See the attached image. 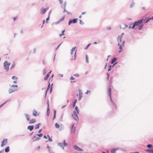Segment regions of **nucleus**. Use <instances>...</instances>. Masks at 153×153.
<instances>
[{
    "mask_svg": "<svg viewBox=\"0 0 153 153\" xmlns=\"http://www.w3.org/2000/svg\"><path fill=\"white\" fill-rule=\"evenodd\" d=\"M108 96L110 97V101L112 102V105L113 106V109L116 110L117 107L115 102H116L117 101L116 100H113L112 99L111 97V89L110 88H109L108 89Z\"/></svg>",
    "mask_w": 153,
    "mask_h": 153,
    "instance_id": "1",
    "label": "nucleus"
},
{
    "mask_svg": "<svg viewBox=\"0 0 153 153\" xmlns=\"http://www.w3.org/2000/svg\"><path fill=\"white\" fill-rule=\"evenodd\" d=\"M75 111H73V114H72V116L75 120L77 121L79 120L77 114H79V110L77 106H75Z\"/></svg>",
    "mask_w": 153,
    "mask_h": 153,
    "instance_id": "2",
    "label": "nucleus"
},
{
    "mask_svg": "<svg viewBox=\"0 0 153 153\" xmlns=\"http://www.w3.org/2000/svg\"><path fill=\"white\" fill-rule=\"evenodd\" d=\"M144 20V19H142L141 20H139L137 21H136L134 22L132 24L133 28H134L136 26H138L141 25L142 23Z\"/></svg>",
    "mask_w": 153,
    "mask_h": 153,
    "instance_id": "3",
    "label": "nucleus"
},
{
    "mask_svg": "<svg viewBox=\"0 0 153 153\" xmlns=\"http://www.w3.org/2000/svg\"><path fill=\"white\" fill-rule=\"evenodd\" d=\"M57 145L58 146L61 147L62 149H64L63 146H67L68 144L66 143L65 140H64L63 143H57Z\"/></svg>",
    "mask_w": 153,
    "mask_h": 153,
    "instance_id": "4",
    "label": "nucleus"
},
{
    "mask_svg": "<svg viewBox=\"0 0 153 153\" xmlns=\"http://www.w3.org/2000/svg\"><path fill=\"white\" fill-rule=\"evenodd\" d=\"M10 63L8 62L7 61H5L4 63V69L6 70L7 71L9 70V67L10 65Z\"/></svg>",
    "mask_w": 153,
    "mask_h": 153,
    "instance_id": "5",
    "label": "nucleus"
},
{
    "mask_svg": "<svg viewBox=\"0 0 153 153\" xmlns=\"http://www.w3.org/2000/svg\"><path fill=\"white\" fill-rule=\"evenodd\" d=\"M47 115L49 116L50 113V110L49 108V102L48 99L47 100Z\"/></svg>",
    "mask_w": 153,
    "mask_h": 153,
    "instance_id": "6",
    "label": "nucleus"
},
{
    "mask_svg": "<svg viewBox=\"0 0 153 153\" xmlns=\"http://www.w3.org/2000/svg\"><path fill=\"white\" fill-rule=\"evenodd\" d=\"M77 20L78 19L77 18H75L72 19H70L68 22V25H70L72 23L73 24L76 23L77 22Z\"/></svg>",
    "mask_w": 153,
    "mask_h": 153,
    "instance_id": "7",
    "label": "nucleus"
},
{
    "mask_svg": "<svg viewBox=\"0 0 153 153\" xmlns=\"http://www.w3.org/2000/svg\"><path fill=\"white\" fill-rule=\"evenodd\" d=\"M7 139H4L1 142V146L2 147L4 146L5 144L7 142Z\"/></svg>",
    "mask_w": 153,
    "mask_h": 153,
    "instance_id": "8",
    "label": "nucleus"
},
{
    "mask_svg": "<svg viewBox=\"0 0 153 153\" xmlns=\"http://www.w3.org/2000/svg\"><path fill=\"white\" fill-rule=\"evenodd\" d=\"M73 148L76 150L79 151H82L83 150L79 148V146L76 145H74L73 146Z\"/></svg>",
    "mask_w": 153,
    "mask_h": 153,
    "instance_id": "9",
    "label": "nucleus"
},
{
    "mask_svg": "<svg viewBox=\"0 0 153 153\" xmlns=\"http://www.w3.org/2000/svg\"><path fill=\"white\" fill-rule=\"evenodd\" d=\"M79 100H80L82 97V93L81 91V90L80 89H79Z\"/></svg>",
    "mask_w": 153,
    "mask_h": 153,
    "instance_id": "10",
    "label": "nucleus"
},
{
    "mask_svg": "<svg viewBox=\"0 0 153 153\" xmlns=\"http://www.w3.org/2000/svg\"><path fill=\"white\" fill-rule=\"evenodd\" d=\"M65 16H63L61 18H60L59 19V20L57 22H55L56 24H58L59 23H60L62 21H63L65 19Z\"/></svg>",
    "mask_w": 153,
    "mask_h": 153,
    "instance_id": "11",
    "label": "nucleus"
},
{
    "mask_svg": "<svg viewBox=\"0 0 153 153\" xmlns=\"http://www.w3.org/2000/svg\"><path fill=\"white\" fill-rule=\"evenodd\" d=\"M17 89H14L13 88H10L8 90V92L9 94H11L16 91H17Z\"/></svg>",
    "mask_w": 153,
    "mask_h": 153,
    "instance_id": "12",
    "label": "nucleus"
},
{
    "mask_svg": "<svg viewBox=\"0 0 153 153\" xmlns=\"http://www.w3.org/2000/svg\"><path fill=\"white\" fill-rule=\"evenodd\" d=\"M34 127V126H33V125L29 126H28V127H27V129L28 130H29L30 131H31L33 129Z\"/></svg>",
    "mask_w": 153,
    "mask_h": 153,
    "instance_id": "13",
    "label": "nucleus"
},
{
    "mask_svg": "<svg viewBox=\"0 0 153 153\" xmlns=\"http://www.w3.org/2000/svg\"><path fill=\"white\" fill-rule=\"evenodd\" d=\"M48 88L46 91V92H45V99L46 98V95H47V91L48 89L50 88H51V86H50V83L49 82L48 83Z\"/></svg>",
    "mask_w": 153,
    "mask_h": 153,
    "instance_id": "14",
    "label": "nucleus"
},
{
    "mask_svg": "<svg viewBox=\"0 0 153 153\" xmlns=\"http://www.w3.org/2000/svg\"><path fill=\"white\" fill-rule=\"evenodd\" d=\"M24 115L25 117L26 118L27 121H28L30 120V116L29 114H24Z\"/></svg>",
    "mask_w": 153,
    "mask_h": 153,
    "instance_id": "15",
    "label": "nucleus"
},
{
    "mask_svg": "<svg viewBox=\"0 0 153 153\" xmlns=\"http://www.w3.org/2000/svg\"><path fill=\"white\" fill-rule=\"evenodd\" d=\"M38 112L35 110H33V115L34 116H36L37 115H39V114H37Z\"/></svg>",
    "mask_w": 153,
    "mask_h": 153,
    "instance_id": "16",
    "label": "nucleus"
},
{
    "mask_svg": "<svg viewBox=\"0 0 153 153\" xmlns=\"http://www.w3.org/2000/svg\"><path fill=\"white\" fill-rule=\"evenodd\" d=\"M41 12H42V14H44L46 12L47 10L46 9H45V8H43V9L42 8L41 9Z\"/></svg>",
    "mask_w": 153,
    "mask_h": 153,
    "instance_id": "17",
    "label": "nucleus"
},
{
    "mask_svg": "<svg viewBox=\"0 0 153 153\" xmlns=\"http://www.w3.org/2000/svg\"><path fill=\"white\" fill-rule=\"evenodd\" d=\"M151 20L150 18H148L147 19L146 18L145 20L143 21V23L144 24H146L149 21Z\"/></svg>",
    "mask_w": 153,
    "mask_h": 153,
    "instance_id": "18",
    "label": "nucleus"
},
{
    "mask_svg": "<svg viewBox=\"0 0 153 153\" xmlns=\"http://www.w3.org/2000/svg\"><path fill=\"white\" fill-rule=\"evenodd\" d=\"M36 122V119H31L29 121V123L30 124H31L35 123Z\"/></svg>",
    "mask_w": 153,
    "mask_h": 153,
    "instance_id": "19",
    "label": "nucleus"
},
{
    "mask_svg": "<svg viewBox=\"0 0 153 153\" xmlns=\"http://www.w3.org/2000/svg\"><path fill=\"white\" fill-rule=\"evenodd\" d=\"M146 152L149 153H153V149H147L145 150Z\"/></svg>",
    "mask_w": 153,
    "mask_h": 153,
    "instance_id": "20",
    "label": "nucleus"
},
{
    "mask_svg": "<svg viewBox=\"0 0 153 153\" xmlns=\"http://www.w3.org/2000/svg\"><path fill=\"white\" fill-rule=\"evenodd\" d=\"M117 57L114 58L111 60V64H113L116 61L117 59Z\"/></svg>",
    "mask_w": 153,
    "mask_h": 153,
    "instance_id": "21",
    "label": "nucleus"
},
{
    "mask_svg": "<svg viewBox=\"0 0 153 153\" xmlns=\"http://www.w3.org/2000/svg\"><path fill=\"white\" fill-rule=\"evenodd\" d=\"M10 150V147L9 146H7L4 149L5 152H9Z\"/></svg>",
    "mask_w": 153,
    "mask_h": 153,
    "instance_id": "22",
    "label": "nucleus"
},
{
    "mask_svg": "<svg viewBox=\"0 0 153 153\" xmlns=\"http://www.w3.org/2000/svg\"><path fill=\"white\" fill-rule=\"evenodd\" d=\"M144 26V25L143 24H141L138 26V29L139 30H140L142 29L143 27Z\"/></svg>",
    "mask_w": 153,
    "mask_h": 153,
    "instance_id": "23",
    "label": "nucleus"
},
{
    "mask_svg": "<svg viewBox=\"0 0 153 153\" xmlns=\"http://www.w3.org/2000/svg\"><path fill=\"white\" fill-rule=\"evenodd\" d=\"M41 123H39L38 124L36 125L35 126V129H36L39 128V126L41 125Z\"/></svg>",
    "mask_w": 153,
    "mask_h": 153,
    "instance_id": "24",
    "label": "nucleus"
},
{
    "mask_svg": "<svg viewBox=\"0 0 153 153\" xmlns=\"http://www.w3.org/2000/svg\"><path fill=\"white\" fill-rule=\"evenodd\" d=\"M54 114L53 117V120L56 118V111L55 110H53Z\"/></svg>",
    "mask_w": 153,
    "mask_h": 153,
    "instance_id": "25",
    "label": "nucleus"
},
{
    "mask_svg": "<svg viewBox=\"0 0 153 153\" xmlns=\"http://www.w3.org/2000/svg\"><path fill=\"white\" fill-rule=\"evenodd\" d=\"M111 153H116V151L115 148L112 149L111 150Z\"/></svg>",
    "mask_w": 153,
    "mask_h": 153,
    "instance_id": "26",
    "label": "nucleus"
},
{
    "mask_svg": "<svg viewBox=\"0 0 153 153\" xmlns=\"http://www.w3.org/2000/svg\"><path fill=\"white\" fill-rule=\"evenodd\" d=\"M77 100L76 99H75L74 100V102L73 103V106H73V108H74V107H75V105H76V102H77Z\"/></svg>",
    "mask_w": 153,
    "mask_h": 153,
    "instance_id": "27",
    "label": "nucleus"
},
{
    "mask_svg": "<svg viewBox=\"0 0 153 153\" xmlns=\"http://www.w3.org/2000/svg\"><path fill=\"white\" fill-rule=\"evenodd\" d=\"M85 59H86V61L87 63H88V58L87 55L86 54L85 55Z\"/></svg>",
    "mask_w": 153,
    "mask_h": 153,
    "instance_id": "28",
    "label": "nucleus"
},
{
    "mask_svg": "<svg viewBox=\"0 0 153 153\" xmlns=\"http://www.w3.org/2000/svg\"><path fill=\"white\" fill-rule=\"evenodd\" d=\"M49 75H48V74H47V75L44 77V79L45 80H46L49 78Z\"/></svg>",
    "mask_w": 153,
    "mask_h": 153,
    "instance_id": "29",
    "label": "nucleus"
},
{
    "mask_svg": "<svg viewBox=\"0 0 153 153\" xmlns=\"http://www.w3.org/2000/svg\"><path fill=\"white\" fill-rule=\"evenodd\" d=\"M66 5V2H64L63 5L61 7L62 8H65Z\"/></svg>",
    "mask_w": 153,
    "mask_h": 153,
    "instance_id": "30",
    "label": "nucleus"
},
{
    "mask_svg": "<svg viewBox=\"0 0 153 153\" xmlns=\"http://www.w3.org/2000/svg\"><path fill=\"white\" fill-rule=\"evenodd\" d=\"M65 30H62V33H61V34H60L59 35V36L60 37H61V36H62L63 35H64V32H65Z\"/></svg>",
    "mask_w": 153,
    "mask_h": 153,
    "instance_id": "31",
    "label": "nucleus"
},
{
    "mask_svg": "<svg viewBox=\"0 0 153 153\" xmlns=\"http://www.w3.org/2000/svg\"><path fill=\"white\" fill-rule=\"evenodd\" d=\"M147 147L149 149H151L153 147V146L151 144H148L147 145Z\"/></svg>",
    "mask_w": 153,
    "mask_h": 153,
    "instance_id": "32",
    "label": "nucleus"
},
{
    "mask_svg": "<svg viewBox=\"0 0 153 153\" xmlns=\"http://www.w3.org/2000/svg\"><path fill=\"white\" fill-rule=\"evenodd\" d=\"M122 46H123L121 45H120V46L119 48L120 50L119 51V52H120L122 51Z\"/></svg>",
    "mask_w": 153,
    "mask_h": 153,
    "instance_id": "33",
    "label": "nucleus"
},
{
    "mask_svg": "<svg viewBox=\"0 0 153 153\" xmlns=\"http://www.w3.org/2000/svg\"><path fill=\"white\" fill-rule=\"evenodd\" d=\"M55 126L56 128H59V125L57 123H56L55 124Z\"/></svg>",
    "mask_w": 153,
    "mask_h": 153,
    "instance_id": "34",
    "label": "nucleus"
},
{
    "mask_svg": "<svg viewBox=\"0 0 153 153\" xmlns=\"http://www.w3.org/2000/svg\"><path fill=\"white\" fill-rule=\"evenodd\" d=\"M43 134L42 133H40L39 134H36V135L38 136L39 137H41L42 136Z\"/></svg>",
    "mask_w": 153,
    "mask_h": 153,
    "instance_id": "35",
    "label": "nucleus"
},
{
    "mask_svg": "<svg viewBox=\"0 0 153 153\" xmlns=\"http://www.w3.org/2000/svg\"><path fill=\"white\" fill-rule=\"evenodd\" d=\"M53 85V83H52L51 85V88L50 90V93H51L52 91V85Z\"/></svg>",
    "mask_w": 153,
    "mask_h": 153,
    "instance_id": "36",
    "label": "nucleus"
},
{
    "mask_svg": "<svg viewBox=\"0 0 153 153\" xmlns=\"http://www.w3.org/2000/svg\"><path fill=\"white\" fill-rule=\"evenodd\" d=\"M134 5V2H133L132 3L130 4V8H132L133 7Z\"/></svg>",
    "mask_w": 153,
    "mask_h": 153,
    "instance_id": "37",
    "label": "nucleus"
},
{
    "mask_svg": "<svg viewBox=\"0 0 153 153\" xmlns=\"http://www.w3.org/2000/svg\"><path fill=\"white\" fill-rule=\"evenodd\" d=\"M15 66V64H14V62H13V64L10 67V69H13Z\"/></svg>",
    "mask_w": 153,
    "mask_h": 153,
    "instance_id": "38",
    "label": "nucleus"
},
{
    "mask_svg": "<svg viewBox=\"0 0 153 153\" xmlns=\"http://www.w3.org/2000/svg\"><path fill=\"white\" fill-rule=\"evenodd\" d=\"M121 38L120 37H118L117 38V41L118 42H121Z\"/></svg>",
    "mask_w": 153,
    "mask_h": 153,
    "instance_id": "39",
    "label": "nucleus"
},
{
    "mask_svg": "<svg viewBox=\"0 0 153 153\" xmlns=\"http://www.w3.org/2000/svg\"><path fill=\"white\" fill-rule=\"evenodd\" d=\"M36 136L34 135L33 137L31 138V139L33 140V142H34L35 140H34L36 139Z\"/></svg>",
    "mask_w": 153,
    "mask_h": 153,
    "instance_id": "40",
    "label": "nucleus"
},
{
    "mask_svg": "<svg viewBox=\"0 0 153 153\" xmlns=\"http://www.w3.org/2000/svg\"><path fill=\"white\" fill-rule=\"evenodd\" d=\"M91 44H88L87 46L84 48V49L85 50H87L88 48V47L91 45Z\"/></svg>",
    "mask_w": 153,
    "mask_h": 153,
    "instance_id": "41",
    "label": "nucleus"
},
{
    "mask_svg": "<svg viewBox=\"0 0 153 153\" xmlns=\"http://www.w3.org/2000/svg\"><path fill=\"white\" fill-rule=\"evenodd\" d=\"M97 42H94V44H96L99 43L100 42V39H97Z\"/></svg>",
    "mask_w": 153,
    "mask_h": 153,
    "instance_id": "42",
    "label": "nucleus"
},
{
    "mask_svg": "<svg viewBox=\"0 0 153 153\" xmlns=\"http://www.w3.org/2000/svg\"><path fill=\"white\" fill-rule=\"evenodd\" d=\"M74 126V124H73L71 126V133H72V131H73V129Z\"/></svg>",
    "mask_w": 153,
    "mask_h": 153,
    "instance_id": "43",
    "label": "nucleus"
},
{
    "mask_svg": "<svg viewBox=\"0 0 153 153\" xmlns=\"http://www.w3.org/2000/svg\"><path fill=\"white\" fill-rule=\"evenodd\" d=\"M10 87L11 88L14 87L17 88L18 87V85H12Z\"/></svg>",
    "mask_w": 153,
    "mask_h": 153,
    "instance_id": "44",
    "label": "nucleus"
},
{
    "mask_svg": "<svg viewBox=\"0 0 153 153\" xmlns=\"http://www.w3.org/2000/svg\"><path fill=\"white\" fill-rule=\"evenodd\" d=\"M12 79H18V78L17 77H16L15 76H13L12 77Z\"/></svg>",
    "mask_w": 153,
    "mask_h": 153,
    "instance_id": "45",
    "label": "nucleus"
},
{
    "mask_svg": "<svg viewBox=\"0 0 153 153\" xmlns=\"http://www.w3.org/2000/svg\"><path fill=\"white\" fill-rule=\"evenodd\" d=\"M63 42H62L55 49V50L56 51L59 48V47L60 46V45Z\"/></svg>",
    "mask_w": 153,
    "mask_h": 153,
    "instance_id": "46",
    "label": "nucleus"
},
{
    "mask_svg": "<svg viewBox=\"0 0 153 153\" xmlns=\"http://www.w3.org/2000/svg\"><path fill=\"white\" fill-rule=\"evenodd\" d=\"M52 140H53L51 138H50V137H49L48 140L47 141H46V142H47L48 141H49L50 142H51L52 141Z\"/></svg>",
    "mask_w": 153,
    "mask_h": 153,
    "instance_id": "47",
    "label": "nucleus"
},
{
    "mask_svg": "<svg viewBox=\"0 0 153 153\" xmlns=\"http://www.w3.org/2000/svg\"><path fill=\"white\" fill-rule=\"evenodd\" d=\"M111 65H110L109 66V67H108V71H110L111 69Z\"/></svg>",
    "mask_w": 153,
    "mask_h": 153,
    "instance_id": "48",
    "label": "nucleus"
},
{
    "mask_svg": "<svg viewBox=\"0 0 153 153\" xmlns=\"http://www.w3.org/2000/svg\"><path fill=\"white\" fill-rule=\"evenodd\" d=\"M76 48V47L73 48L71 50V51L73 52L74 51Z\"/></svg>",
    "mask_w": 153,
    "mask_h": 153,
    "instance_id": "49",
    "label": "nucleus"
},
{
    "mask_svg": "<svg viewBox=\"0 0 153 153\" xmlns=\"http://www.w3.org/2000/svg\"><path fill=\"white\" fill-rule=\"evenodd\" d=\"M118 63L117 62H115L112 65H111V68H113Z\"/></svg>",
    "mask_w": 153,
    "mask_h": 153,
    "instance_id": "50",
    "label": "nucleus"
},
{
    "mask_svg": "<svg viewBox=\"0 0 153 153\" xmlns=\"http://www.w3.org/2000/svg\"><path fill=\"white\" fill-rule=\"evenodd\" d=\"M40 139V137H36V139L34 140H35V141H38V140H39Z\"/></svg>",
    "mask_w": 153,
    "mask_h": 153,
    "instance_id": "51",
    "label": "nucleus"
},
{
    "mask_svg": "<svg viewBox=\"0 0 153 153\" xmlns=\"http://www.w3.org/2000/svg\"><path fill=\"white\" fill-rule=\"evenodd\" d=\"M79 22H80L79 24H80L82 25L84 24V22L81 20H80V19L79 20Z\"/></svg>",
    "mask_w": 153,
    "mask_h": 153,
    "instance_id": "52",
    "label": "nucleus"
},
{
    "mask_svg": "<svg viewBox=\"0 0 153 153\" xmlns=\"http://www.w3.org/2000/svg\"><path fill=\"white\" fill-rule=\"evenodd\" d=\"M49 18H50V16H48V17L47 18V19H46V22L47 23H48L47 21H48L49 20Z\"/></svg>",
    "mask_w": 153,
    "mask_h": 153,
    "instance_id": "53",
    "label": "nucleus"
},
{
    "mask_svg": "<svg viewBox=\"0 0 153 153\" xmlns=\"http://www.w3.org/2000/svg\"><path fill=\"white\" fill-rule=\"evenodd\" d=\"M106 74L107 76V79L108 80L109 77V74L108 73H107Z\"/></svg>",
    "mask_w": 153,
    "mask_h": 153,
    "instance_id": "54",
    "label": "nucleus"
},
{
    "mask_svg": "<svg viewBox=\"0 0 153 153\" xmlns=\"http://www.w3.org/2000/svg\"><path fill=\"white\" fill-rule=\"evenodd\" d=\"M63 114H62V116L60 118V120L61 121H62V117H63Z\"/></svg>",
    "mask_w": 153,
    "mask_h": 153,
    "instance_id": "55",
    "label": "nucleus"
},
{
    "mask_svg": "<svg viewBox=\"0 0 153 153\" xmlns=\"http://www.w3.org/2000/svg\"><path fill=\"white\" fill-rule=\"evenodd\" d=\"M46 74V71L45 69H44L43 71V75H45Z\"/></svg>",
    "mask_w": 153,
    "mask_h": 153,
    "instance_id": "56",
    "label": "nucleus"
},
{
    "mask_svg": "<svg viewBox=\"0 0 153 153\" xmlns=\"http://www.w3.org/2000/svg\"><path fill=\"white\" fill-rule=\"evenodd\" d=\"M74 76H75L76 77H79V75L78 74H75L74 75Z\"/></svg>",
    "mask_w": 153,
    "mask_h": 153,
    "instance_id": "57",
    "label": "nucleus"
},
{
    "mask_svg": "<svg viewBox=\"0 0 153 153\" xmlns=\"http://www.w3.org/2000/svg\"><path fill=\"white\" fill-rule=\"evenodd\" d=\"M116 151H117V150H120V148H118V147H117V148H114Z\"/></svg>",
    "mask_w": 153,
    "mask_h": 153,
    "instance_id": "58",
    "label": "nucleus"
},
{
    "mask_svg": "<svg viewBox=\"0 0 153 153\" xmlns=\"http://www.w3.org/2000/svg\"><path fill=\"white\" fill-rule=\"evenodd\" d=\"M124 34V33H122L121 35L119 36L118 37H120V38H122V36H123V35Z\"/></svg>",
    "mask_w": 153,
    "mask_h": 153,
    "instance_id": "59",
    "label": "nucleus"
},
{
    "mask_svg": "<svg viewBox=\"0 0 153 153\" xmlns=\"http://www.w3.org/2000/svg\"><path fill=\"white\" fill-rule=\"evenodd\" d=\"M75 78H74L72 76H71L70 78V79L71 80H74L75 79Z\"/></svg>",
    "mask_w": 153,
    "mask_h": 153,
    "instance_id": "60",
    "label": "nucleus"
},
{
    "mask_svg": "<svg viewBox=\"0 0 153 153\" xmlns=\"http://www.w3.org/2000/svg\"><path fill=\"white\" fill-rule=\"evenodd\" d=\"M131 26V24L129 26V27H128V28H131L132 29H134V28H133V27H132V26Z\"/></svg>",
    "mask_w": 153,
    "mask_h": 153,
    "instance_id": "61",
    "label": "nucleus"
},
{
    "mask_svg": "<svg viewBox=\"0 0 153 153\" xmlns=\"http://www.w3.org/2000/svg\"><path fill=\"white\" fill-rule=\"evenodd\" d=\"M107 29L108 30H110L111 29V27H108Z\"/></svg>",
    "mask_w": 153,
    "mask_h": 153,
    "instance_id": "62",
    "label": "nucleus"
},
{
    "mask_svg": "<svg viewBox=\"0 0 153 153\" xmlns=\"http://www.w3.org/2000/svg\"><path fill=\"white\" fill-rule=\"evenodd\" d=\"M5 104V102H4L1 105H0V108H1Z\"/></svg>",
    "mask_w": 153,
    "mask_h": 153,
    "instance_id": "63",
    "label": "nucleus"
},
{
    "mask_svg": "<svg viewBox=\"0 0 153 153\" xmlns=\"http://www.w3.org/2000/svg\"><path fill=\"white\" fill-rule=\"evenodd\" d=\"M125 41H123L122 42V44L121 45H122L123 46L124 45V43H125Z\"/></svg>",
    "mask_w": 153,
    "mask_h": 153,
    "instance_id": "64",
    "label": "nucleus"
}]
</instances>
